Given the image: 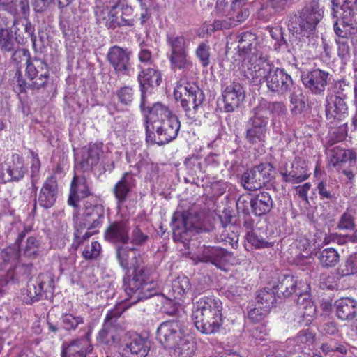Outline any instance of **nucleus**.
I'll return each instance as SVG.
<instances>
[{
  "mask_svg": "<svg viewBox=\"0 0 357 357\" xmlns=\"http://www.w3.org/2000/svg\"><path fill=\"white\" fill-rule=\"evenodd\" d=\"M117 258L121 266L128 270L133 268V276L124 284L127 300L135 304L146 299L156 293L157 283L150 275L149 269L145 266L143 256L135 248L128 246L119 247Z\"/></svg>",
  "mask_w": 357,
  "mask_h": 357,
  "instance_id": "obj_1",
  "label": "nucleus"
},
{
  "mask_svg": "<svg viewBox=\"0 0 357 357\" xmlns=\"http://www.w3.org/2000/svg\"><path fill=\"white\" fill-rule=\"evenodd\" d=\"M286 108L283 103L271 102L264 99L253 108L252 116L248 121L245 138L250 144L264 142L268 130V125L271 114L273 115L272 123H275L278 117L283 116Z\"/></svg>",
  "mask_w": 357,
  "mask_h": 357,
  "instance_id": "obj_2",
  "label": "nucleus"
},
{
  "mask_svg": "<svg viewBox=\"0 0 357 357\" xmlns=\"http://www.w3.org/2000/svg\"><path fill=\"white\" fill-rule=\"evenodd\" d=\"M222 304L215 297H203L194 303L192 319L197 329L205 334L217 332L222 324Z\"/></svg>",
  "mask_w": 357,
  "mask_h": 357,
  "instance_id": "obj_3",
  "label": "nucleus"
},
{
  "mask_svg": "<svg viewBox=\"0 0 357 357\" xmlns=\"http://www.w3.org/2000/svg\"><path fill=\"white\" fill-rule=\"evenodd\" d=\"M165 41L168 47L167 59L172 70L188 73L193 68V62L189 55L190 39L183 33L169 31L167 32Z\"/></svg>",
  "mask_w": 357,
  "mask_h": 357,
  "instance_id": "obj_4",
  "label": "nucleus"
},
{
  "mask_svg": "<svg viewBox=\"0 0 357 357\" xmlns=\"http://www.w3.org/2000/svg\"><path fill=\"white\" fill-rule=\"evenodd\" d=\"M105 208L99 202L94 203L87 202L85 204L82 218L75 219V243L77 245L97 232L91 229L98 227L103 222Z\"/></svg>",
  "mask_w": 357,
  "mask_h": 357,
  "instance_id": "obj_5",
  "label": "nucleus"
},
{
  "mask_svg": "<svg viewBox=\"0 0 357 357\" xmlns=\"http://www.w3.org/2000/svg\"><path fill=\"white\" fill-rule=\"evenodd\" d=\"M174 96L176 100L181 102L186 115L191 119L202 107L204 100L203 91L197 85L188 82L178 84L174 89Z\"/></svg>",
  "mask_w": 357,
  "mask_h": 357,
  "instance_id": "obj_6",
  "label": "nucleus"
},
{
  "mask_svg": "<svg viewBox=\"0 0 357 357\" xmlns=\"http://www.w3.org/2000/svg\"><path fill=\"white\" fill-rule=\"evenodd\" d=\"M323 16V10L319 8L318 1H312L301 11L298 17L291 20L289 24V29L303 36H308L312 31Z\"/></svg>",
  "mask_w": 357,
  "mask_h": 357,
  "instance_id": "obj_7",
  "label": "nucleus"
},
{
  "mask_svg": "<svg viewBox=\"0 0 357 357\" xmlns=\"http://www.w3.org/2000/svg\"><path fill=\"white\" fill-rule=\"evenodd\" d=\"M175 314L178 315V319L169 320L162 323L157 331V338L165 347H172L180 338L188 333L186 330V318L184 312Z\"/></svg>",
  "mask_w": 357,
  "mask_h": 357,
  "instance_id": "obj_8",
  "label": "nucleus"
},
{
  "mask_svg": "<svg viewBox=\"0 0 357 357\" xmlns=\"http://www.w3.org/2000/svg\"><path fill=\"white\" fill-rule=\"evenodd\" d=\"M181 124L178 117L172 115L153 126H146L147 138L154 134V142L158 145L168 144L178 136Z\"/></svg>",
  "mask_w": 357,
  "mask_h": 357,
  "instance_id": "obj_9",
  "label": "nucleus"
},
{
  "mask_svg": "<svg viewBox=\"0 0 357 357\" xmlns=\"http://www.w3.org/2000/svg\"><path fill=\"white\" fill-rule=\"evenodd\" d=\"M316 345V334L308 329L299 331L293 339L287 341V345H282L275 353V357H287V354L302 351L309 352Z\"/></svg>",
  "mask_w": 357,
  "mask_h": 357,
  "instance_id": "obj_10",
  "label": "nucleus"
},
{
  "mask_svg": "<svg viewBox=\"0 0 357 357\" xmlns=\"http://www.w3.org/2000/svg\"><path fill=\"white\" fill-rule=\"evenodd\" d=\"M121 314L117 310H111L107 313L102 328L97 337L99 342L109 346H121L123 338L126 341L127 333L115 324Z\"/></svg>",
  "mask_w": 357,
  "mask_h": 357,
  "instance_id": "obj_11",
  "label": "nucleus"
},
{
  "mask_svg": "<svg viewBox=\"0 0 357 357\" xmlns=\"http://www.w3.org/2000/svg\"><path fill=\"white\" fill-rule=\"evenodd\" d=\"M244 75L254 83H260L266 80L272 70L271 64L262 54L242 61L240 66Z\"/></svg>",
  "mask_w": 357,
  "mask_h": 357,
  "instance_id": "obj_12",
  "label": "nucleus"
},
{
  "mask_svg": "<svg viewBox=\"0 0 357 357\" xmlns=\"http://www.w3.org/2000/svg\"><path fill=\"white\" fill-rule=\"evenodd\" d=\"M238 43L237 51L232 58V63L236 66H240L242 61L262 54L259 49L257 37L252 33H242L238 36Z\"/></svg>",
  "mask_w": 357,
  "mask_h": 357,
  "instance_id": "obj_13",
  "label": "nucleus"
},
{
  "mask_svg": "<svg viewBox=\"0 0 357 357\" xmlns=\"http://www.w3.org/2000/svg\"><path fill=\"white\" fill-rule=\"evenodd\" d=\"M23 56L26 61V74L31 80H33V87L40 88L46 83L48 77L47 64L40 59L28 60L27 52L25 50H17L13 54V59L17 60L18 57Z\"/></svg>",
  "mask_w": 357,
  "mask_h": 357,
  "instance_id": "obj_14",
  "label": "nucleus"
},
{
  "mask_svg": "<svg viewBox=\"0 0 357 357\" xmlns=\"http://www.w3.org/2000/svg\"><path fill=\"white\" fill-rule=\"evenodd\" d=\"M190 282L188 277L182 275L173 280L169 292V301L164 305L165 312L170 315L183 312L180 301L190 289Z\"/></svg>",
  "mask_w": 357,
  "mask_h": 357,
  "instance_id": "obj_15",
  "label": "nucleus"
},
{
  "mask_svg": "<svg viewBox=\"0 0 357 357\" xmlns=\"http://www.w3.org/2000/svg\"><path fill=\"white\" fill-rule=\"evenodd\" d=\"M197 218L186 212L175 213L172 220L174 239L176 241H188L192 234L197 231Z\"/></svg>",
  "mask_w": 357,
  "mask_h": 357,
  "instance_id": "obj_16",
  "label": "nucleus"
},
{
  "mask_svg": "<svg viewBox=\"0 0 357 357\" xmlns=\"http://www.w3.org/2000/svg\"><path fill=\"white\" fill-rule=\"evenodd\" d=\"M246 3L247 0H216L215 11L230 20L242 22L249 16L248 10L243 8Z\"/></svg>",
  "mask_w": 357,
  "mask_h": 357,
  "instance_id": "obj_17",
  "label": "nucleus"
},
{
  "mask_svg": "<svg viewBox=\"0 0 357 357\" xmlns=\"http://www.w3.org/2000/svg\"><path fill=\"white\" fill-rule=\"evenodd\" d=\"M121 354L123 357H146L150 350V342L138 334H127L123 338Z\"/></svg>",
  "mask_w": 357,
  "mask_h": 357,
  "instance_id": "obj_18",
  "label": "nucleus"
},
{
  "mask_svg": "<svg viewBox=\"0 0 357 357\" xmlns=\"http://www.w3.org/2000/svg\"><path fill=\"white\" fill-rule=\"evenodd\" d=\"M138 81L141 88L142 101L141 107H145V93L151 88L158 86L161 81V74L156 66L151 63L149 66H141V71L138 74Z\"/></svg>",
  "mask_w": 357,
  "mask_h": 357,
  "instance_id": "obj_19",
  "label": "nucleus"
},
{
  "mask_svg": "<svg viewBox=\"0 0 357 357\" xmlns=\"http://www.w3.org/2000/svg\"><path fill=\"white\" fill-rule=\"evenodd\" d=\"M331 15L342 21L344 26L352 24V18L357 14V0H331Z\"/></svg>",
  "mask_w": 357,
  "mask_h": 357,
  "instance_id": "obj_20",
  "label": "nucleus"
},
{
  "mask_svg": "<svg viewBox=\"0 0 357 357\" xmlns=\"http://www.w3.org/2000/svg\"><path fill=\"white\" fill-rule=\"evenodd\" d=\"M298 290L296 304L299 309L303 310L302 316L305 324L308 325L312 323L313 318L316 316V307L311 301V296L309 294L310 287L307 283L300 281Z\"/></svg>",
  "mask_w": 357,
  "mask_h": 357,
  "instance_id": "obj_21",
  "label": "nucleus"
},
{
  "mask_svg": "<svg viewBox=\"0 0 357 357\" xmlns=\"http://www.w3.org/2000/svg\"><path fill=\"white\" fill-rule=\"evenodd\" d=\"M198 259L199 261L211 262L220 269H225L227 264H233L234 261L231 253L215 247L205 248Z\"/></svg>",
  "mask_w": 357,
  "mask_h": 357,
  "instance_id": "obj_22",
  "label": "nucleus"
},
{
  "mask_svg": "<svg viewBox=\"0 0 357 357\" xmlns=\"http://www.w3.org/2000/svg\"><path fill=\"white\" fill-rule=\"evenodd\" d=\"M222 96L224 109L227 112H233L238 107L245 99V91L238 82H231L222 89Z\"/></svg>",
  "mask_w": 357,
  "mask_h": 357,
  "instance_id": "obj_23",
  "label": "nucleus"
},
{
  "mask_svg": "<svg viewBox=\"0 0 357 357\" xmlns=\"http://www.w3.org/2000/svg\"><path fill=\"white\" fill-rule=\"evenodd\" d=\"M266 81L271 91L280 93L291 91L294 85L291 76L281 68L272 69Z\"/></svg>",
  "mask_w": 357,
  "mask_h": 357,
  "instance_id": "obj_24",
  "label": "nucleus"
},
{
  "mask_svg": "<svg viewBox=\"0 0 357 357\" xmlns=\"http://www.w3.org/2000/svg\"><path fill=\"white\" fill-rule=\"evenodd\" d=\"M328 73L320 69L303 73L301 79L304 86L314 94H321L327 84Z\"/></svg>",
  "mask_w": 357,
  "mask_h": 357,
  "instance_id": "obj_25",
  "label": "nucleus"
},
{
  "mask_svg": "<svg viewBox=\"0 0 357 357\" xmlns=\"http://www.w3.org/2000/svg\"><path fill=\"white\" fill-rule=\"evenodd\" d=\"M130 226L128 220H122L111 223L105 231L106 241L113 243H126L129 239Z\"/></svg>",
  "mask_w": 357,
  "mask_h": 357,
  "instance_id": "obj_26",
  "label": "nucleus"
},
{
  "mask_svg": "<svg viewBox=\"0 0 357 357\" xmlns=\"http://www.w3.org/2000/svg\"><path fill=\"white\" fill-rule=\"evenodd\" d=\"M107 59L117 73L123 75L128 73L130 66V54L127 50L114 46L109 49Z\"/></svg>",
  "mask_w": 357,
  "mask_h": 357,
  "instance_id": "obj_27",
  "label": "nucleus"
},
{
  "mask_svg": "<svg viewBox=\"0 0 357 357\" xmlns=\"http://www.w3.org/2000/svg\"><path fill=\"white\" fill-rule=\"evenodd\" d=\"M347 115V106L341 98H334L333 95L326 96V116L331 123L341 121Z\"/></svg>",
  "mask_w": 357,
  "mask_h": 357,
  "instance_id": "obj_28",
  "label": "nucleus"
},
{
  "mask_svg": "<svg viewBox=\"0 0 357 357\" xmlns=\"http://www.w3.org/2000/svg\"><path fill=\"white\" fill-rule=\"evenodd\" d=\"M140 107L146 116V126H153V124L160 123L161 120H165V119L174 115L167 107L159 102L155 103L151 107L146 99L145 107L143 108L141 106Z\"/></svg>",
  "mask_w": 357,
  "mask_h": 357,
  "instance_id": "obj_29",
  "label": "nucleus"
},
{
  "mask_svg": "<svg viewBox=\"0 0 357 357\" xmlns=\"http://www.w3.org/2000/svg\"><path fill=\"white\" fill-rule=\"evenodd\" d=\"M57 184L56 180L52 178H48L44 183L40 189L38 197V204L45 208H51L56 200Z\"/></svg>",
  "mask_w": 357,
  "mask_h": 357,
  "instance_id": "obj_30",
  "label": "nucleus"
},
{
  "mask_svg": "<svg viewBox=\"0 0 357 357\" xmlns=\"http://www.w3.org/2000/svg\"><path fill=\"white\" fill-rule=\"evenodd\" d=\"M116 8V6L113 7L107 12V17L103 16L106 25L112 28L120 26H133L135 20L132 18L126 17V15L127 16L132 13V9L130 7L126 6L123 8L121 15H119Z\"/></svg>",
  "mask_w": 357,
  "mask_h": 357,
  "instance_id": "obj_31",
  "label": "nucleus"
},
{
  "mask_svg": "<svg viewBox=\"0 0 357 357\" xmlns=\"http://www.w3.org/2000/svg\"><path fill=\"white\" fill-rule=\"evenodd\" d=\"M6 167L8 176H6V178L8 179L7 182L19 181L24 176L26 172L24 160L17 154H12L8 158Z\"/></svg>",
  "mask_w": 357,
  "mask_h": 357,
  "instance_id": "obj_32",
  "label": "nucleus"
},
{
  "mask_svg": "<svg viewBox=\"0 0 357 357\" xmlns=\"http://www.w3.org/2000/svg\"><path fill=\"white\" fill-rule=\"evenodd\" d=\"M93 349L88 337L74 340L63 352L64 357H86Z\"/></svg>",
  "mask_w": 357,
  "mask_h": 357,
  "instance_id": "obj_33",
  "label": "nucleus"
},
{
  "mask_svg": "<svg viewBox=\"0 0 357 357\" xmlns=\"http://www.w3.org/2000/svg\"><path fill=\"white\" fill-rule=\"evenodd\" d=\"M89 195V186L86 178L75 176L71 183L70 193L68 198V204L76 206L79 199L87 197Z\"/></svg>",
  "mask_w": 357,
  "mask_h": 357,
  "instance_id": "obj_34",
  "label": "nucleus"
},
{
  "mask_svg": "<svg viewBox=\"0 0 357 357\" xmlns=\"http://www.w3.org/2000/svg\"><path fill=\"white\" fill-rule=\"evenodd\" d=\"M24 233L22 232L19 234L15 244L17 246L20 256H24L28 258H33L38 255L40 242L33 236L29 237L25 243H22V239L24 238Z\"/></svg>",
  "mask_w": 357,
  "mask_h": 357,
  "instance_id": "obj_35",
  "label": "nucleus"
},
{
  "mask_svg": "<svg viewBox=\"0 0 357 357\" xmlns=\"http://www.w3.org/2000/svg\"><path fill=\"white\" fill-rule=\"evenodd\" d=\"M44 276L40 275L35 280L29 282L26 290L23 292V301L27 304H31L40 299L44 291Z\"/></svg>",
  "mask_w": 357,
  "mask_h": 357,
  "instance_id": "obj_36",
  "label": "nucleus"
},
{
  "mask_svg": "<svg viewBox=\"0 0 357 357\" xmlns=\"http://www.w3.org/2000/svg\"><path fill=\"white\" fill-rule=\"evenodd\" d=\"M172 357H192L195 351V342L192 335L187 334L174 344Z\"/></svg>",
  "mask_w": 357,
  "mask_h": 357,
  "instance_id": "obj_37",
  "label": "nucleus"
},
{
  "mask_svg": "<svg viewBox=\"0 0 357 357\" xmlns=\"http://www.w3.org/2000/svg\"><path fill=\"white\" fill-rule=\"evenodd\" d=\"M336 314L342 320H351L357 315V302L350 298H342L335 303Z\"/></svg>",
  "mask_w": 357,
  "mask_h": 357,
  "instance_id": "obj_38",
  "label": "nucleus"
},
{
  "mask_svg": "<svg viewBox=\"0 0 357 357\" xmlns=\"http://www.w3.org/2000/svg\"><path fill=\"white\" fill-rule=\"evenodd\" d=\"M253 213L258 216L268 213L273 206V201L269 193L263 192L257 195L250 201Z\"/></svg>",
  "mask_w": 357,
  "mask_h": 357,
  "instance_id": "obj_39",
  "label": "nucleus"
},
{
  "mask_svg": "<svg viewBox=\"0 0 357 357\" xmlns=\"http://www.w3.org/2000/svg\"><path fill=\"white\" fill-rule=\"evenodd\" d=\"M281 175L284 181L291 183H300L309 177L306 169L300 165L298 162H294L291 169L289 171L285 169Z\"/></svg>",
  "mask_w": 357,
  "mask_h": 357,
  "instance_id": "obj_40",
  "label": "nucleus"
},
{
  "mask_svg": "<svg viewBox=\"0 0 357 357\" xmlns=\"http://www.w3.org/2000/svg\"><path fill=\"white\" fill-rule=\"evenodd\" d=\"M132 177L125 173L123 176L119 180L114 188V194L117 199V204L120 206L126 200L127 196L131 189Z\"/></svg>",
  "mask_w": 357,
  "mask_h": 357,
  "instance_id": "obj_41",
  "label": "nucleus"
},
{
  "mask_svg": "<svg viewBox=\"0 0 357 357\" xmlns=\"http://www.w3.org/2000/svg\"><path fill=\"white\" fill-rule=\"evenodd\" d=\"M100 152V147L99 145L96 144L89 145L86 153L82 155L81 161L82 168L84 171L91 169L93 166L98 164Z\"/></svg>",
  "mask_w": 357,
  "mask_h": 357,
  "instance_id": "obj_42",
  "label": "nucleus"
},
{
  "mask_svg": "<svg viewBox=\"0 0 357 357\" xmlns=\"http://www.w3.org/2000/svg\"><path fill=\"white\" fill-rule=\"evenodd\" d=\"M241 183L243 188L249 191H255L264 185L263 181L259 179V176L253 169L247 170L241 176Z\"/></svg>",
  "mask_w": 357,
  "mask_h": 357,
  "instance_id": "obj_43",
  "label": "nucleus"
},
{
  "mask_svg": "<svg viewBox=\"0 0 357 357\" xmlns=\"http://www.w3.org/2000/svg\"><path fill=\"white\" fill-rule=\"evenodd\" d=\"M258 306L264 307V310H270L275 301V291L271 288H264L258 291L256 297Z\"/></svg>",
  "mask_w": 357,
  "mask_h": 357,
  "instance_id": "obj_44",
  "label": "nucleus"
},
{
  "mask_svg": "<svg viewBox=\"0 0 357 357\" xmlns=\"http://www.w3.org/2000/svg\"><path fill=\"white\" fill-rule=\"evenodd\" d=\"M299 286L297 278L294 276H285L277 285L278 291L284 296H289L292 293L296 292V287ZM298 291V290L297 289Z\"/></svg>",
  "mask_w": 357,
  "mask_h": 357,
  "instance_id": "obj_45",
  "label": "nucleus"
},
{
  "mask_svg": "<svg viewBox=\"0 0 357 357\" xmlns=\"http://www.w3.org/2000/svg\"><path fill=\"white\" fill-rule=\"evenodd\" d=\"M61 321L63 328L66 331H75L80 325L84 324V319L82 316L69 312L62 314Z\"/></svg>",
  "mask_w": 357,
  "mask_h": 357,
  "instance_id": "obj_46",
  "label": "nucleus"
},
{
  "mask_svg": "<svg viewBox=\"0 0 357 357\" xmlns=\"http://www.w3.org/2000/svg\"><path fill=\"white\" fill-rule=\"evenodd\" d=\"M12 6L18 10V15L13 16V27L16 26L20 23V21L24 19L26 20L29 15V0H14Z\"/></svg>",
  "mask_w": 357,
  "mask_h": 357,
  "instance_id": "obj_47",
  "label": "nucleus"
},
{
  "mask_svg": "<svg viewBox=\"0 0 357 357\" xmlns=\"http://www.w3.org/2000/svg\"><path fill=\"white\" fill-rule=\"evenodd\" d=\"M15 38L13 31L8 29H0V48L6 52H10L15 50Z\"/></svg>",
  "mask_w": 357,
  "mask_h": 357,
  "instance_id": "obj_48",
  "label": "nucleus"
},
{
  "mask_svg": "<svg viewBox=\"0 0 357 357\" xmlns=\"http://www.w3.org/2000/svg\"><path fill=\"white\" fill-rule=\"evenodd\" d=\"M287 5L286 0H268L261 8L260 15L268 17L284 9Z\"/></svg>",
  "mask_w": 357,
  "mask_h": 357,
  "instance_id": "obj_49",
  "label": "nucleus"
},
{
  "mask_svg": "<svg viewBox=\"0 0 357 357\" xmlns=\"http://www.w3.org/2000/svg\"><path fill=\"white\" fill-rule=\"evenodd\" d=\"M320 263L326 267L335 266L339 261V255L333 248H326L322 250L319 255Z\"/></svg>",
  "mask_w": 357,
  "mask_h": 357,
  "instance_id": "obj_50",
  "label": "nucleus"
},
{
  "mask_svg": "<svg viewBox=\"0 0 357 357\" xmlns=\"http://www.w3.org/2000/svg\"><path fill=\"white\" fill-rule=\"evenodd\" d=\"M342 275H350L357 273V254L350 255L338 269Z\"/></svg>",
  "mask_w": 357,
  "mask_h": 357,
  "instance_id": "obj_51",
  "label": "nucleus"
},
{
  "mask_svg": "<svg viewBox=\"0 0 357 357\" xmlns=\"http://www.w3.org/2000/svg\"><path fill=\"white\" fill-rule=\"evenodd\" d=\"M210 50L209 44L206 42L199 44L195 50V56L204 67L208 66L210 63Z\"/></svg>",
  "mask_w": 357,
  "mask_h": 357,
  "instance_id": "obj_52",
  "label": "nucleus"
},
{
  "mask_svg": "<svg viewBox=\"0 0 357 357\" xmlns=\"http://www.w3.org/2000/svg\"><path fill=\"white\" fill-rule=\"evenodd\" d=\"M20 257L17 246H8L1 250L0 259L6 263H14Z\"/></svg>",
  "mask_w": 357,
  "mask_h": 357,
  "instance_id": "obj_53",
  "label": "nucleus"
},
{
  "mask_svg": "<svg viewBox=\"0 0 357 357\" xmlns=\"http://www.w3.org/2000/svg\"><path fill=\"white\" fill-rule=\"evenodd\" d=\"M337 228L342 230L351 231L355 229L354 213L351 211H345L340 217Z\"/></svg>",
  "mask_w": 357,
  "mask_h": 357,
  "instance_id": "obj_54",
  "label": "nucleus"
},
{
  "mask_svg": "<svg viewBox=\"0 0 357 357\" xmlns=\"http://www.w3.org/2000/svg\"><path fill=\"white\" fill-rule=\"evenodd\" d=\"M293 92L290 96L291 104L294 106L291 109L292 112L295 114L301 113L303 107L304 102L302 99V93L299 89L293 85Z\"/></svg>",
  "mask_w": 357,
  "mask_h": 357,
  "instance_id": "obj_55",
  "label": "nucleus"
},
{
  "mask_svg": "<svg viewBox=\"0 0 357 357\" xmlns=\"http://www.w3.org/2000/svg\"><path fill=\"white\" fill-rule=\"evenodd\" d=\"M237 23V22L230 20V19L228 18L227 20H217L207 26V33H211L218 30L227 29L232 26H236Z\"/></svg>",
  "mask_w": 357,
  "mask_h": 357,
  "instance_id": "obj_56",
  "label": "nucleus"
},
{
  "mask_svg": "<svg viewBox=\"0 0 357 357\" xmlns=\"http://www.w3.org/2000/svg\"><path fill=\"white\" fill-rule=\"evenodd\" d=\"M101 251V245L98 241H93L85 247L82 251V256L86 259H96Z\"/></svg>",
  "mask_w": 357,
  "mask_h": 357,
  "instance_id": "obj_57",
  "label": "nucleus"
},
{
  "mask_svg": "<svg viewBox=\"0 0 357 357\" xmlns=\"http://www.w3.org/2000/svg\"><path fill=\"white\" fill-rule=\"evenodd\" d=\"M318 193L321 199H333L335 198V192L331 185L326 181L319 182L317 186Z\"/></svg>",
  "mask_w": 357,
  "mask_h": 357,
  "instance_id": "obj_58",
  "label": "nucleus"
},
{
  "mask_svg": "<svg viewBox=\"0 0 357 357\" xmlns=\"http://www.w3.org/2000/svg\"><path fill=\"white\" fill-rule=\"evenodd\" d=\"M259 179L263 181V184L268 181L272 172L273 167L270 163H262L253 168Z\"/></svg>",
  "mask_w": 357,
  "mask_h": 357,
  "instance_id": "obj_59",
  "label": "nucleus"
},
{
  "mask_svg": "<svg viewBox=\"0 0 357 357\" xmlns=\"http://www.w3.org/2000/svg\"><path fill=\"white\" fill-rule=\"evenodd\" d=\"M337 45V54L342 61H347L350 56V48L348 40L346 38H337L335 40Z\"/></svg>",
  "mask_w": 357,
  "mask_h": 357,
  "instance_id": "obj_60",
  "label": "nucleus"
},
{
  "mask_svg": "<svg viewBox=\"0 0 357 357\" xmlns=\"http://www.w3.org/2000/svg\"><path fill=\"white\" fill-rule=\"evenodd\" d=\"M116 95L119 102L123 105H129L133 100V90L131 87H122L116 92Z\"/></svg>",
  "mask_w": 357,
  "mask_h": 357,
  "instance_id": "obj_61",
  "label": "nucleus"
},
{
  "mask_svg": "<svg viewBox=\"0 0 357 357\" xmlns=\"http://www.w3.org/2000/svg\"><path fill=\"white\" fill-rule=\"evenodd\" d=\"M13 278V271L8 269H0V298L5 294V287Z\"/></svg>",
  "mask_w": 357,
  "mask_h": 357,
  "instance_id": "obj_62",
  "label": "nucleus"
},
{
  "mask_svg": "<svg viewBox=\"0 0 357 357\" xmlns=\"http://www.w3.org/2000/svg\"><path fill=\"white\" fill-rule=\"evenodd\" d=\"M345 149L339 148L337 146L333 148L330 150L329 153V163L335 167L338 163L343 162L344 158Z\"/></svg>",
  "mask_w": 357,
  "mask_h": 357,
  "instance_id": "obj_63",
  "label": "nucleus"
},
{
  "mask_svg": "<svg viewBox=\"0 0 357 357\" xmlns=\"http://www.w3.org/2000/svg\"><path fill=\"white\" fill-rule=\"evenodd\" d=\"M348 84L344 80H341L335 83L333 93L334 98H341L342 100L347 97V89Z\"/></svg>",
  "mask_w": 357,
  "mask_h": 357,
  "instance_id": "obj_64",
  "label": "nucleus"
}]
</instances>
